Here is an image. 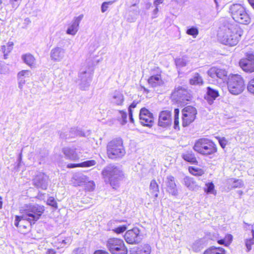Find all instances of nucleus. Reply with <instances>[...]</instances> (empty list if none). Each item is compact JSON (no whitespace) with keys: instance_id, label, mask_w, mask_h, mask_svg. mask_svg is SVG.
Here are the masks:
<instances>
[{"instance_id":"obj_1","label":"nucleus","mask_w":254,"mask_h":254,"mask_svg":"<svg viewBox=\"0 0 254 254\" xmlns=\"http://www.w3.org/2000/svg\"><path fill=\"white\" fill-rule=\"evenodd\" d=\"M45 210V206L40 204H28L25 208L21 209L22 216L15 215L14 225L17 228L26 229L25 225H20L22 220L27 221L30 226L34 225L41 217Z\"/></svg>"},{"instance_id":"obj_2","label":"nucleus","mask_w":254,"mask_h":254,"mask_svg":"<svg viewBox=\"0 0 254 254\" xmlns=\"http://www.w3.org/2000/svg\"><path fill=\"white\" fill-rule=\"evenodd\" d=\"M243 34V30L234 25L223 27L219 32L221 42L230 46H234L239 42Z\"/></svg>"},{"instance_id":"obj_3","label":"nucleus","mask_w":254,"mask_h":254,"mask_svg":"<svg viewBox=\"0 0 254 254\" xmlns=\"http://www.w3.org/2000/svg\"><path fill=\"white\" fill-rule=\"evenodd\" d=\"M126 149L123 139L116 137L108 141L106 145V154L111 160H118L123 158L126 154Z\"/></svg>"},{"instance_id":"obj_4","label":"nucleus","mask_w":254,"mask_h":254,"mask_svg":"<svg viewBox=\"0 0 254 254\" xmlns=\"http://www.w3.org/2000/svg\"><path fill=\"white\" fill-rule=\"evenodd\" d=\"M193 150L203 156L214 155L217 152V145L212 140L207 138H200L195 141Z\"/></svg>"},{"instance_id":"obj_5","label":"nucleus","mask_w":254,"mask_h":254,"mask_svg":"<svg viewBox=\"0 0 254 254\" xmlns=\"http://www.w3.org/2000/svg\"><path fill=\"white\" fill-rule=\"evenodd\" d=\"M229 91L233 95L242 93L246 87L245 81L243 77L239 74H230L227 80Z\"/></svg>"},{"instance_id":"obj_6","label":"nucleus","mask_w":254,"mask_h":254,"mask_svg":"<svg viewBox=\"0 0 254 254\" xmlns=\"http://www.w3.org/2000/svg\"><path fill=\"white\" fill-rule=\"evenodd\" d=\"M103 178L107 180L114 189H116L124 176L122 171L117 167H112L104 169L102 172Z\"/></svg>"},{"instance_id":"obj_7","label":"nucleus","mask_w":254,"mask_h":254,"mask_svg":"<svg viewBox=\"0 0 254 254\" xmlns=\"http://www.w3.org/2000/svg\"><path fill=\"white\" fill-rule=\"evenodd\" d=\"M106 246L112 254H127V248L121 239L110 238L107 241Z\"/></svg>"},{"instance_id":"obj_8","label":"nucleus","mask_w":254,"mask_h":254,"mask_svg":"<svg viewBox=\"0 0 254 254\" xmlns=\"http://www.w3.org/2000/svg\"><path fill=\"white\" fill-rule=\"evenodd\" d=\"M198 114L195 107L187 105L182 110V124L183 127H187L192 124L196 119Z\"/></svg>"},{"instance_id":"obj_9","label":"nucleus","mask_w":254,"mask_h":254,"mask_svg":"<svg viewBox=\"0 0 254 254\" xmlns=\"http://www.w3.org/2000/svg\"><path fill=\"white\" fill-rule=\"evenodd\" d=\"M245 56L240 60V66L246 73L254 72V54L246 53Z\"/></svg>"},{"instance_id":"obj_10","label":"nucleus","mask_w":254,"mask_h":254,"mask_svg":"<svg viewBox=\"0 0 254 254\" xmlns=\"http://www.w3.org/2000/svg\"><path fill=\"white\" fill-rule=\"evenodd\" d=\"M124 239L128 244L136 245L138 244L141 240L139 229L134 227L127 231L124 235Z\"/></svg>"},{"instance_id":"obj_11","label":"nucleus","mask_w":254,"mask_h":254,"mask_svg":"<svg viewBox=\"0 0 254 254\" xmlns=\"http://www.w3.org/2000/svg\"><path fill=\"white\" fill-rule=\"evenodd\" d=\"M139 120L142 125L149 127H152L154 122L153 114L144 107L140 110Z\"/></svg>"},{"instance_id":"obj_12","label":"nucleus","mask_w":254,"mask_h":254,"mask_svg":"<svg viewBox=\"0 0 254 254\" xmlns=\"http://www.w3.org/2000/svg\"><path fill=\"white\" fill-rule=\"evenodd\" d=\"M172 118L171 111L164 110L161 111L159 116L158 125L164 128L170 127L172 124Z\"/></svg>"},{"instance_id":"obj_13","label":"nucleus","mask_w":254,"mask_h":254,"mask_svg":"<svg viewBox=\"0 0 254 254\" xmlns=\"http://www.w3.org/2000/svg\"><path fill=\"white\" fill-rule=\"evenodd\" d=\"M154 70L156 71V74L151 75L148 79V84L152 87H157L163 83V80L162 77V71L159 68L157 67Z\"/></svg>"},{"instance_id":"obj_14","label":"nucleus","mask_w":254,"mask_h":254,"mask_svg":"<svg viewBox=\"0 0 254 254\" xmlns=\"http://www.w3.org/2000/svg\"><path fill=\"white\" fill-rule=\"evenodd\" d=\"M33 183L37 188L44 190L47 189V184L44 174L40 173L36 175L33 179Z\"/></svg>"},{"instance_id":"obj_15","label":"nucleus","mask_w":254,"mask_h":254,"mask_svg":"<svg viewBox=\"0 0 254 254\" xmlns=\"http://www.w3.org/2000/svg\"><path fill=\"white\" fill-rule=\"evenodd\" d=\"M185 89L186 88L181 86L175 87L170 95L171 99L180 102L184 95Z\"/></svg>"},{"instance_id":"obj_16","label":"nucleus","mask_w":254,"mask_h":254,"mask_svg":"<svg viewBox=\"0 0 254 254\" xmlns=\"http://www.w3.org/2000/svg\"><path fill=\"white\" fill-rule=\"evenodd\" d=\"M208 75L212 78H223L226 76V72L225 70L216 67H211L207 71Z\"/></svg>"},{"instance_id":"obj_17","label":"nucleus","mask_w":254,"mask_h":254,"mask_svg":"<svg viewBox=\"0 0 254 254\" xmlns=\"http://www.w3.org/2000/svg\"><path fill=\"white\" fill-rule=\"evenodd\" d=\"M233 239V237L232 235L230 234H225L224 238H222V237L218 234L217 236L215 237L214 240L219 245L228 247L232 243Z\"/></svg>"},{"instance_id":"obj_18","label":"nucleus","mask_w":254,"mask_h":254,"mask_svg":"<svg viewBox=\"0 0 254 254\" xmlns=\"http://www.w3.org/2000/svg\"><path fill=\"white\" fill-rule=\"evenodd\" d=\"M230 12L232 15H238V16H249V14L246 11L244 7L240 4H235L230 8Z\"/></svg>"},{"instance_id":"obj_19","label":"nucleus","mask_w":254,"mask_h":254,"mask_svg":"<svg viewBox=\"0 0 254 254\" xmlns=\"http://www.w3.org/2000/svg\"><path fill=\"white\" fill-rule=\"evenodd\" d=\"M84 185L85 190L87 191H93L95 188V184L93 181H88V177L84 176V178H81L80 181L75 186H80Z\"/></svg>"},{"instance_id":"obj_20","label":"nucleus","mask_w":254,"mask_h":254,"mask_svg":"<svg viewBox=\"0 0 254 254\" xmlns=\"http://www.w3.org/2000/svg\"><path fill=\"white\" fill-rule=\"evenodd\" d=\"M167 189L168 191L172 194L175 195L177 193V186L175 183V178L172 176L167 177Z\"/></svg>"},{"instance_id":"obj_21","label":"nucleus","mask_w":254,"mask_h":254,"mask_svg":"<svg viewBox=\"0 0 254 254\" xmlns=\"http://www.w3.org/2000/svg\"><path fill=\"white\" fill-rule=\"evenodd\" d=\"M63 152L66 159L69 160L77 161L79 159L78 154L70 148L65 147L63 148Z\"/></svg>"},{"instance_id":"obj_22","label":"nucleus","mask_w":254,"mask_h":254,"mask_svg":"<svg viewBox=\"0 0 254 254\" xmlns=\"http://www.w3.org/2000/svg\"><path fill=\"white\" fill-rule=\"evenodd\" d=\"M22 59L24 62L31 68L35 67L36 64V60L34 56L30 53L23 54Z\"/></svg>"},{"instance_id":"obj_23","label":"nucleus","mask_w":254,"mask_h":254,"mask_svg":"<svg viewBox=\"0 0 254 254\" xmlns=\"http://www.w3.org/2000/svg\"><path fill=\"white\" fill-rule=\"evenodd\" d=\"M182 157L184 160L191 164H198V161L195 156V154L192 151H188L183 153L182 155Z\"/></svg>"},{"instance_id":"obj_24","label":"nucleus","mask_w":254,"mask_h":254,"mask_svg":"<svg viewBox=\"0 0 254 254\" xmlns=\"http://www.w3.org/2000/svg\"><path fill=\"white\" fill-rule=\"evenodd\" d=\"M219 96V92L217 90H215L210 87H207V93L205 99L211 103Z\"/></svg>"},{"instance_id":"obj_25","label":"nucleus","mask_w":254,"mask_h":254,"mask_svg":"<svg viewBox=\"0 0 254 254\" xmlns=\"http://www.w3.org/2000/svg\"><path fill=\"white\" fill-rule=\"evenodd\" d=\"M63 55V50L59 47H56L52 50L51 57L52 60L59 61L62 59Z\"/></svg>"},{"instance_id":"obj_26","label":"nucleus","mask_w":254,"mask_h":254,"mask_svg":"<svg viewBox=\"0 0 254 254\" xmlns=\"http://www.w3.org/2000/svg\"><path fill=\"white\" fill-rule=\"evenodd\" d=\"M189 83L192 85H201L204 83L203 78L198 72H195L189 79Z\"/></svg>"},{"instance_id":"obj_27","label":"nucleus","mask_w":254,"mask_h":254,"mask_svg":"<svg viewBox=\"0 0 254 254\" xmlns=\"http://www.w3.org/2000/svg\"><path fill=\"white\" fill-rule=\"evenodd\" d=\"M224 249L220 247H211L203 252V254H225Z\"/></svg>"},{"instance_id":"obj_28","label":"nucleus","mask_w":254,"mask_h":254,"mask_svg":"<svg viewBox=\"0 0 254 254\" xmlns=\"http://www.w3.org/2000/svg\"><path fill=\"white\" fill-rule=\"evenodd\" d=\"M188 170L190 174L196 177H201L205 174L203 169L195 166H189Z\"/></svg>"},{"instance_id":"obj_29","label":"nucleus","mask_w":254,"mask_h":254,"mask_svg":"<svg viewBox=\"0 0 254 254\" xmlns=\"http://www.w3.org/2000/svg\"><path fill=\"white\" fill-rule=\"evenodd\" d=\"M124 102V97L123 94L120 92H115L113 96V104L117 106H122Z\"/></svg>"},{"instance_id":"obj_30","label":"nucleus","mask_w":254,"mask_h":254,"mask_svg":"<svg viewBox=\"0 0 254 254\" xmlns=\"http://www.w3.org/2000/svg\"><path fill=\"white\" fill-rule=\"evenodd\" d=\"M149 190L150 193L153 195L154 197L156 198L158 197V193L159 191V188L157 181L155 179L152 180L150 182Z\"/></svg>"},{"instance_id":"obj_31","label":"nucleus","mask_w":254,"mask_h":254,"mask_svg":"<svg viewBox=\"0 0 254 254\" xmlns=\"http://www.w3.org/2000/svg\"><path fill=\"white\" fill-rule=\"evenodd\" d=\"M151 251V248L149 245L144 244L138 247L131 254H150Z\"/></svg>"},{"instance_id":"obj_32","label":"nucleus","mask_w":254,"mask_h":254,"mask_svg":"<svg viewBox=\"0 0 254 254\" xmlns=\"http://www.w3.org/2000/svg\"><path fill=\"white\" fill-rule=\"evenodd\" d=\"M14 44L12 42H8L6 45H3L1 47V51L3 54L4 58L7 59V55L12 51L13 48Z\"/></svg>"},{"instance_id":"obj_33","label":"nucleus","mask_w":254,"mask_h":254,"mask_svg":"<svg viewBox=\"0 0 254 254\" xmlns=\"http://www.w3.org/2000/svg\"><path fill=\"white\" fill-rule=\"evenodd\" d=\"M180 110L178 108L174 110V128L175 129H180V119H179Z\"/></svg>"},{"instance_id":"obj_34","label":"nucleus","mask_w":254,"mask_h":254,"mask_svg":"<svg viewBox=\"0 0 254 254\" xmlns=\"http://www.w3.org/2000/svg\"><path fill=\"white\" fill-rule=\"evenodd\" d=\"M185 185L190 188L192 189L195 186V182L193 178L190 177L186 176L184 179Z\"/></svg>"},{"instance_id":"obj_35","label":"nucleus","mask_w":254,"mask_h":254,"mask_svg":"<svg viewBox=\"0 0 254 254\" xmlns=\"http://www.w3.org/2000/svg\"><path fill=\"white\" fill-rule=\"evenodd\" d=\"M184 95L180 102L183 103H188V102H190L191 100L192 96L191 94L190 91H189L186 88Z\"/></svg>"},{"instance_id":"obj_36","label":"nucleus","mask_w":254,"mask_h":254,"mask_svg":"<svg viewBox=\"0 0 254 254\" xmlns=\"http://www.w3.org/2000/svg\"><path fill=\"white\" fill-rule=\"evenodd\" d=\"M46 204L52 207L55 209H57L58 208V203L55 198L53 196L48 197L46 201Z\"/></svg>"},{"instance_id":"obj_37","label":"nucleus","mask_w":254,"mask_h":254,"mask_svg":"<svg viewBox=\"0 0 254 254\" xmlns=\"http://www.w3.org/2000/svg\"><path fill=\"white\" fill-rule=\"evenodd\" d=\"M236 21L240 24L247 25L251 22L250 17H236Z\"/></svg>"},{"instance_id":"obj_38","label":"nucleus","mask_w":254,"mask_h":254,"mask_svg":"<svg viewBox=\"0 0 254 254\" xmlns=\"http://www.w3.org/2000/svg\"><path fill=\"white\" fill-rule=\"evenodd\" d=\"M78 24L74 22L70 25L67 30V33L70 35H75L78 30Z\"/></svg>"},{"instance_id":"obj_39","label":"nucleus","mask_w":254,"mask_h":254,"mask_svg":"<svg viewBox=\"0 0 254 254\" xmlns=\"http://www.w3.org/2000/svg\"><path fill=\"white\" fill-rule=\"evenodd\" d=\"M186 33L187 34L195 38L198 35L199 31L197 28L191 27L187 29Z\"/></svg>"},{"instance_id":"obj_40","label":"nucleus","mask_w":254,"mask_h":254,"mask_svg":"<svg viewBox=\"0 0 254 254\" xmlns=\"http://www.w3.org/2000/svg\"><path fill=\"white\" fill-rule=\"evenodd\" d=\"M96 162L94 160H87L80 163V168H86L95 166Z\"/></svg>"},{"instance_id":"obj_41","label":"nucleus","mask_w":254,"mask_h":254,"mask_svg":"<svg viewBox=\"0 0 254 254\" xmlns=\"http://www.w3.org/2000/svg\"><path fill=\"white\" fill-rule=\"evenodd\" d=\"M253 237L250 239H248L246 241V245L248 251H250L252 249V246L254 245V230H252Z\"/></svg>"},{"instance_id":"obj_42","label":"nucleus","mask_w":254,"mask_h":254,"mask_svg":"<svg viewBox=\"0 0 254 254\" xmlns=\"http://www.w3.org/2000/svg\"><path fill=\"white\" fill-rule=\"evenodd\" d=\"M247 89L250 93L254 95V76L249 80Z\"/></svg>"},{"instance_id":"obj_43","label":"nucleus","mask_w":254,"mask_h":254,"mask_svg":"<svg viewBox=\"0 0 254 254\" xmlns=\"http://www.w3.org/2000/svg\"><path fill=\"white\" fill-rule=\"evenodd\" d=\"M127 226L123 225L114 228L112 231L117 234H120L124 232L127 230Z\"/></svg>"},{"instance_id":"obj_44","label":"nucleus","mask_w":254,"mask_h":254,"mask_svg":"<svg viewBox=\"0 0 254 254\" xmlns=\"http://www.w3.org/2000/svg\"><path fill=\"white\" fill-rule=\"evenodd\" d=\"M216 138L218 140L222 148H225L228 143L227 140L224 137H216Z\"/></svg>"},{"instance_id":"obj_45","label":"nucleus","mask_w":254,"mask_h":254,"mask_svg":"<svg viewBox=\"0 0 254 254\" xmlns=\"http://www.w3.org/2000/svg\"><path fill=\"white\" fill-rule=\"evenodd\" d=\"M206 188L204 189V191L206 193L211 192L214 189V185L212 183H207L205 184Z\"/></svg>"},{"instance_id":"obj_46","label":"nucleus","mask_w":254,"mask_h":254,"mask_svg":"<svg viewBox=\"0 0 254 254\" xmlns=\"http://www.w3.org/2000/svg\"><path fill=\"white\" fill-rule=\"evenodd\" d=\"M72 241V239L70 237H67L65 238L64 239H63L61 241H59V243H61L62 245V247H64V246H66L67 245H69Z\"/></svg>"},{"instance_id":"obj_47","label":"nucleus","mask_w":254,"mask_h":254,"mask_svg":"<svg viewBox=\"0 0 254 254\" xmlns=\"http://www.w3.org/2000/svg\"><path fill=\"white\" fill-rule=\"evenodd\" d=\"M21 1L22 0H9V3L12 8L16 9L21 3Z\"/></svg>"},{"instance_id":"obj_48","label":"nucleus","mask_w":254,"mask_h":254,"mask_svg":"<svg viewBox=\"0 0 254 254\" xmlns=\"http://www.w3.org/2000/svg\"><path fill=\"white\" fill-rule=\"evenodd\" d=\"M29 70H23L19 72L18 73V77L19 78H22L24 76L28 75Z\"/></svg>"},{"instance_id":"obj_49","label":"nucleus","mask_w":254,"mask_h":254,"mask_svg":"<svg viewBox=\"0 0 254 254\" xmlns=\"http://www.w3.org/2000/svg\"><path fill=\"white\" fill-rule=\"evenodd\" d=\"M112 3H113L112 1H108V2H103L102 5V6H101L102 11L103 12H105V11H106L107 7H108V5H110V4H112Z\"/></svg>"},{"instance_id":"obj_50","label":"nucleus","mask_w":254,"mask_h":254,"mask_svg":"<svg viewBox=\"0 0 254 254\" xmlns=\"http://www.w3.org/2000/svg\"><path fill=\"white\" fill-rule=\"evenodd\" d=\"M66 167L68 169L80 167V163H69L67 165Z\"/></svg>"},{"instance_id":"obj_51","label":"nucleus","mask_w":254,"mask_h":254,"mask_svg":"<svg viewBox=\"0 0 254 254\" xmlns=\"http://www.w3.org/2000/svg\"><path fill=\"white\" fill-rule=\"evenodd\" d=\"M119 112L121 114L123 121L126 123L127 122V113L125 111L123 110H120Z\"/></svg>"},{"instance_id":"obj_52","label":"nucleus","mask_w":254,"mask_h":254,"mask_svg":"<svg viewBox=\"0 0 254 254\" xmlns=\"http://www.w3.org/2000/svg\"><path fill=\"white\" fill-rule=\"evenodd\" d=\"M73 254H84V251L82 249L77 248L74 250Z\"/></svg>"},{"instance_id":"obj_53","label":"nucleus","mask_w":254,"mask_h":254,"mask_svg":"<svg viewBox=\"0 0 254 254\" xmlns=\"http://www.w3.org/2000/svg\"><path fill=\"white\" fill-rule=\"evenodd\" d=\"M94 254H109L108 252L106 251L102 250H96Z\"/></svg>"},{"instance_id":"obj_54","label":"nucleus","mask_w":254,"mask_h":254,"mask_svg":"<svg viewBox=\"0 0 254 254\" xmlns=\"http://www.w3.org/2000/svg\"><path fill=\"white\" fill-rule=\"evenodd\" d=\"M56 254V251L53 249H48L45 253V254Z\"/></svg>"},{"instance_id":"obj_55","label":"nucleus","mask_w":254,"mask_h":254,"mask_svg":"<svg viewBox=\"0 0 254 254\" xmlns=\"http://www.w3.org/2000/svg\"><path fill=\"white\" fill-rule=\"evenodd\" d=\"M164 0H155L154 4L156 6L155 10H157V6L160 3H162Z\"/></svg>"},{"instance_id":"obj_56","label":"nucleus","mask_w":254,"mask_h":254,"mask_svg":"<svg viewBox=\"0 0 254 254\" xmlns=\"http://www.w3.org/2000/svg\"><path fill=\"white\" fill-rule=\"evenodd\" d=\"M137 103L135 101H133L128 107V110L129 109L132 110V108H134L136 107Z\"/></svg>"},{"instance_id":"obj_57","label":"nucleus","mask_w":254,"mask_h":254,"mask_svg":"<svg viewBox=\"0 0 254 254\" xmlns=\"http://www.w3.org/2000/svg\"><path fill=\"white\" fill-rule=\"evenodd\" d=\"M129 116L131 122H133V118H132V110H129Z\"/></svg>"},{"instance_id":"obj_58","label":"nucleus","mask_w":254,"mask_h":254,"mask_svg":"<svg viewBox=\"0 0 254 254\" xmlns=\"http://www.w3.org/2000/svg\"><path fill=\"white\" fill-rule=\"evenodd\" d=\"M249 3L251 5V6L254 9V0H248Z\"/></svg>"},{"instance_id":"obj_59","label":"nucleus","mask_w":254,"mask_h":254,"mask_svg":"<svg viewBox=\"0 0 254 254\" xmlns=\"http://www.w3.org/2000/svg\"><path fill=\"white\" fill-rule=\"evenodd\" d=\"M2 197L0 196V209L2 208Z\"/></svg>"},{"instance_id":"obj_60","label":"nucleus","mask_w":254,"mask_h":254,"mask_svg":"<svg viewBox=\"0 0 254 254\" xmlns=\"http://www.w3.org/2000/svg\"><path fill=\"white\" fill-rule=\"evenodd\" d=\"M215 2L216 3V4H217V0H214Z\"/></svg>"},{"instance_id":"obj_61","label":"nucleus","mask_w":254,"mask_h":254,"mask_svg":"<svg viewBox=\"0 0 254 254\" xmlns=\"http://www.w3.org/2000/svg\"><path fill=\"white\" fill-rule=\"evenodd\" d=\"M1 2H2L1 0H0V4H1Z\"/></svg>"}]
</instances>
